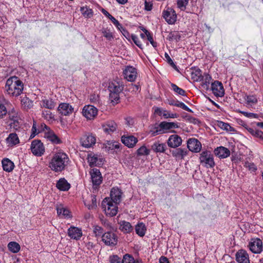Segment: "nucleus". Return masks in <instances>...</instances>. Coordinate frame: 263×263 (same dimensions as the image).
Masks as SVG:
<instances>
[{"label": "nucleus", "mask_w": 263, "mask_h": 263, "mask_svg": "<svg viewBox=\"0 0 263 263\" xmlns=\"http://www.w3.org/2000/svg\"><path fill=\"white\" fill-rule=\"evenodd\" d=\"M163 16L169 24H174L177 20L175 11L172 8H167L163 11Z\"/></svg>", "instance_id": "obj_10"}, {"label": "nucleus", "mask_w": 263, "mask_h": 263, "mask_svg": "<svg viewBox=\"0 0 263 263\" xmlns=\"http://www.w3.org/2000/svg\"><path fill=\"white\" fill-rule=\"evenodd\" d=\"M211 89L213 93L216 97H222L224 94V90L222 84L217 81L212 83Z\"/></svg>", "instance_id": "obj_16"}, {"label": "nucleus", "mask_w": 263, "mask_h": 263, "mask_svg": "<svg viewBox=\"0 0 263 263\" xmlns=\"http://www.w3.org/2000/svg\"><path fill=\"white\" fill-rule=\"evenodd\" d=\"M31 150L32 153L37 156H42L45 152L43 144L40 140H33L32 142Z\"/></svg>", "instance_id": "obj_9"}, {"label": "nucleus", "mask_w": 263, "mask_h": 263, "mask_svg": "<svg viewBox=\"0 0 263 263\" xmlns=\"http://www.w3.org/2000/svg\"><path fill=\"white\" fill-rule=\"evenodd\" d=\"M122 263H142V262L135 260L132 255L126 254L123 256Z\"/></svg>", "instance_id": "obj_42"}, {"label": "nucleus", "mask_w": 263, "mask_h": 263, "mask_svg": "<svg viewBox=\"0 0 263 263\" xmlns=\"http://www.w3.org/2000/svg\"><path fill=\"white\" fill-rule=\"evenodd\" d=\"M131 38H132V40L133 41V42H134V43L139 48H140L141 49H143V45H142V43H141V42L140 41L137 35H136L135 34H132Z\"/></svg>", "instance_id": "obj_57"}, {"label": "nucleus", "mask_w": 263, "mask_h": 263, "mask_svg": "<svg viewBox=\"0 0 263 263\" xmlns=\"http://www.w3.org/2000/svg\"><path fill=\"white\" fill-rule=\"evenodd\" d=\"M122 142L128 147H133L138 142L137 138L134 136H125L121 137Z\"/></svg>", "instance_id": "obj_24"}, {"label": "nucleus", "mask_w": 263, "mask_h": 263, "mask_svg": "<svg viewBox=\"0 0 263 263\" xmlns=\"http://www.w3.org/2000/svg\"><path fill=\"white\" fill-rule=\"evenodd\" d=\"M188 151L186 149L181 148H177L172 151L173 156L179 159H183L187 155Z\"/></svg>", "instance_id": "obj_27"}, {"label": "nucleus", "mask_w": 263, "mask_h": 263, "mask_svg": "<svg viewBox=\"0 0 263 263\" xmlns=\"http://www.w3.org/2000/svg\"><path fill=\"white\" fill-rule=\"evenodd\" d=\"M108 89L110 92L120 93L123 89V86L119 82L114 81L109 83Z\"/></svg>", "instance_id": "obj_25"}, {"label": "nucleus", "mask_w": 263, "mask_h": 263, "mask_svg": "<svg viewBox=\"0 0 263 263\" xmlns=\"http://www.w3.org/2000/svg\"><path fill=\"white\" fill-rule=\"evenodd\" d=\"M57 211L58 215L62 217L70 218V212L69 211L64 208L63 205H59L57 207Z\"/></svg>", "instance_id": "obj_32"}, {"label": "nucleus", "mask_w": 263, "mask_h": 263, "mask_svg": "<svg viewBox=\"0 0 263 263\" xmlns=\"http://www.w3.org/2000/svg\"><path fill=\"white\" fill-rule=\"evenodd\" d=\"M122 192L120 189L118 187H113L110 193V199L114 202L120 203L121 201Z\"/></svg>", "instance_id": "obj_19"}, {"label": "nucleus", "mask_w": 263, "mask_h": 263, "mask_svg": "<svg viewBox=\"0 0 263 263\" xmlns=\"http://www.w3.org/2000/svg\"><path fill=\"white\" fill-rule=\"evenodd\" d=\"M9 250L13 253H17L20 250V246L16 242L12 241L8 243Z\"/></svg>", "instance_id": "obj_43"}, {"label": "nucleus", "mask_w": 263, "mask_h": 263, "mask_svg": "<svg viewBox=\"0 0 263 263\" xmlns=\"http://www.w3.org/2000/svg\"><path fill=\"white\" fill-rule=\"evenodd\" d=\"M152 149L156 153H164L166 148L165 143H161L159 142H155L151 146Z\"/></svg>", "instance_id": "obj_30"}, {"label": "nucleus", "mask_w": 263, "mask_h": 263, "mask_svg": "<svg viewBox=\"0 0 263 263\" xmlns=\"http://www.w3.org/2000/svg\"><path fill=\"white\" fill-rule=\"evenodd\" d=\"M23 82L16 77L9 78L6 81L5 89L10 96L17 97L23 90Z\"/></svg>", "instance_id": "obj_1"}, {"label": "nucleus", "mask_w": 263, "mask_h": 263, "mask_svg": "<svg viewBox=\"0 0 263 263\" xmlns=\"http://www.w3.org/2000/svg\"><path fill=\"white\" fill-rule=\"evenodd\" d=\"M217 125L221 129L227 131L232 132L234 130L233 128L231 127L229 124L222 121H218Z\"/></svg>", "instance_id": "obj_48"}, {"label": "nucleus", "mask_w": 263, "mask_h": 263, "mask_svg": "<svg viewBox=\"0 0 263 263\" xmlns=\"http://www.w3.org/2000/svg\"><path fill=\"white\" fill-rule=\"evenodd\" d=\"M189 0H177V7L181 11H184L186 9V6L189 3Z\"/></svg>", "instance_id": "obj_49"}, {"label": "nucleus", "mask_w": 263, "mask_h": 263, "mask_svg": "<svg viewBox=\"0 0 263 263\" xmlns=\"http://www.w3.org/2000/svg\"><path fill=\"white\" fill-rule=\"evenodd\" d=\"M102 32L103 36L108 40L111 41L114 39V35L109 30L104 29L102 30Z\"/></svg>", "instance_id": "obj_53"}, {"label": "nucleus", "mask_w": 263, "mask_h": 263, "mask_svg": "<svg viewBox=\"0 0 263 263\" xmlns=\"http://www.w3.org/2000/svg\"><path fill=\"white\" fill-rule=\"evenodd\" d=\"M41 129H37L36 128V123L35 121H33V125L31 129V134L30 135V138H33L35 137L36 135L43 130L44 127H42V125L41 126Z\"/></svg>", "instance_id": "obj_47"}, {"label": "nucleus", "mask_w": 263, "mask_h": 263, "mask_svg": "<svg viewBox=\"0 0 263 263\" xmlns=\"http://www.w3.org/2000/svg\"><path fill=\"white\" fill-rule=\"evenodd\" d=\"M214 154L220 159L226 158L230 156V151L224 147L219 146L216 148L214 151Z\"/></svg>", "instance_id": "obj_18"}, {"label": "nucleus", "mask_w": 263, "mask_h": 263, "mask_svg": "<svg viewBox=\"0 0 263 263\" xmlns=\"http://www.w3.org/2000/svg\"><path fill=\"white\" fill-rule=\"evenodd\" d=\"M42 117L47 121H51L53 120L54 116L49 110H44L42 112Z\"/></svg>", "instance_id": "obj_51"}, {"label": "nucleus", "mask_w": 263, "mask_h": 263, "mask_svg": "<svg viewBox=\"0 0 263 263\" xmlns=\"http://www.w3.org/2000/svg\"><path fill=\"white\" fill-rule=\"evenodd\" d=\"M58 110L62 115L69 116L73 112V108L68 103H62L59 105Z\"/></svg>", "instance_id": "obj_17"}, {"label": "nucleus", "mask_w": 263, "mask_h": 263, "mask_svg": "<svg viewBox=\"0 0 263 263\" xmlns=\"http://www.w3.org/2000/svg\"><path fill=\"white\" fill-rule=\"evenodd\" d=\"M119 203L114 202L110 199V198L107 197L103 200L102 202V208L104 209V210L107 215L112 217L117 214L118 211V207L117 205Z\"/></svg>", "instance_id": "obj_3"}, {"label": "nucleus", "mask_w": 263, "mask_h": 263, "mask_svg": "<svg viewBox=\"0 0 263 263\" xmlns=\"http://www.w3.org/2000/svg\"><path fill=\"white\" fill-rule=\"evenodd\" d=\"M7 113V109L5 105L0 103V119L4 118Z\"/></svg>", "instance_id": "obj_55"}, {"label": "nucleus", "mask_w": 263, "mask_h": 263, "mask_svg": "<svg viewBox=\"0 0 263 263\" xmlns=\"http://www.w3.org/2000/svg\"><path fill=\"white\" fill-rule=\"evenodd\" d=\"M137 154L140 156L148 155L149 154V150L145 146H142L137 150Z\"/></svg>", "instance_id": "obj_54"}, {"label": "nucleus", "mask_w": 263, "mask_h": 263, "mask_svg": "<svg viewBox=\"0 0 263 263\" xmlns=\"http://www.w3.org/2000/svg\"><path fill=\"white\" fill-rule=\"evenodd\" d=\"M81 12L83 16L87 18H90L93 15L92 10L87 6L82 7Z\"/></svg>", "instance_id": "obj_44"}, {"label": "nucleus", "mask_w": 263, "mask_h": 263, "mask_svg": "<svg viewBox=\"0 0 263 263\" xmlns=\"http://www.w3.org/2000/svg\"><path fill=\"white\" fill-rule=\"evenodd\" d=\"M93 232L96 237L102 236L104 234V230L99 226H95L93 227Z\"/></svg>", "instance_id": "obj_50"}, {"label": "nucleus", "mask_w": 263, "mask_h": 263, "mask_svg": "<svg viewBox=\"0 0 263 263\" xmlns=\"http://www.w3.org/2000/svg\"><path fill=\"white\" fill-rule=\"evenodd\" d=\"M81 142L83 146L89 148L96 143V138L92 134H86L81 138Z\"/></svg>", "instance_id": "obj_14"}, {"label": "nucleus", "mask_w": 263, "mask_h": 263, "mask_svg": "<svg viewBox=\"0 0 263 263\" xmlns=\"http://www.w3.org/2000/svg\"><path fill=\"white\" fill-rule=\"evenodd\" d=\"M173 90L177 93L178 94L184 96H185V91L181 88H179L176 84H171Z\"/></svg>", "instance_id": "obj_52"}, {"label": "nucleus", "mask_w": 263, "mask_h": 263, "mask_svg": "<svg viewBox=\"0 0 263 263\" xmlns=\"http://www.w3.org/2000/svg\"><path fill=\"white\" fill-rule=\"evenodd\" d=\"M175 106L179 107L181 108L182 109L189 111V112H192V110L190 109L183 102H179L177 101V104H175Z\"/></svg>", "instance_id": "obj_59"}, {"label": "nucleus", "mask_w": 263, "mask_h": 263, "mask_svg": "<svg viewBox=\"0 0 263 263\" xmlns=\"http://www.w3.org/2000/svg\"><path fill=\"white\" fill-rule=\"evenodd\" d=\"M9 115L10 120L13 121L9 124L10 128L14 130H17L20 127V124L19 122L15 119L16 117H15L14 115L11 116L9 113Z\"/></svg>", "instance_id": "obj_39"}, {"label": "nucleus", "mask_w": 263, "mask_h": 263, "mask_svg": "<svg viewBox=\"0 0 263 263\" xmlns=\"http://www.w3.org/2000/svg\"><path fill=\"white\" fill-rule=\"evenodd\" d=\"M244 166L248 168L252 172H255L257 170V167L253 163H250L248 161L245 162Z\"/></svg>", "instance_id": "obj_56"}, {"label": "nucleus", "mask_w": 263, "mask_h": 263, "mask_svg": "<svg viewBox=\"0 0 263 263\" xmlns=\"http://www.w3.org/2000/svg\"><path fill=\"white\" fill-rule=\"evenodd\" d=\"M162 116L165 118H176L178 117V115L177 114H171L166 111V110H163V113Z\"/></svg>", "instance_id": "obj_60"}, {"label": "nucleus", "mask_w": 263, "mask_h": 263, "mask_svg": "<svg viewBox=\"0 0 263 263\" xmlns=\"http://www.w3.org/2000/svg\"><path fill=\"white\" fill-rule=\"evenodd\" d=\"M109 261L110 263H120L121 259L117 255H112L109 257Z\"/></svg>", "instance_id": "obj_63"}, {"label": "nucleus", "mask_w": 263, "mask_h": 263, "mask_svg": "<svg viewBox=\"0 0 263 263\" xmlns=\"http://www.w3.org/2000/svg\"><path fill=\"white\" fill-rule=\"evenodd\" d=\"M102 12L106 16H107L112 22V23L117 27V28H122V25L119 23L118 21L111 14H110L106 10L103 9Z\"/></svg>", "instance_id": "obj_41"}, {"label": "nucleus", "mask_w": 263, "mask_h": 263, "mask_svg": "<svg viewBox=\"0 0 263 263\" xmlns=\"http://www.w3.org/2000/svg\"><path fill=\"white\" fill-rule=\"evenodd\" d=\"M181 138L177 135H172L170 136L167 140V145L169 147L176 148L179 146L182 143Z\"/></svg>", "instance_id": "obj_20"}, {"label": "nucleus", "mask_w": 263, "mask_h": 263, "mask_svg": "<svg viewBox=\"0 0 263 263\" xmlns=\"http://www.w3.org/2000/svg\"><path fill=\"white\" fill-rule=\"evenodd\" d=\"M89 173L93 185L99 186L102 182V177L100 171L97 168H93Z\"/></svg>", "instance_id": "obj_15"}, {"label": "nucleus", "mask_w": 263, "mask_h": 263, "mask_svg": "<svg viewBox=\"0 0 263 263\" xmlns=\"http://www.w3.org/2000/svg\"><path fill=\"white\" fill-rule=\"evenodd\" d=\"M102 240L107 246H115L117 243L118 237L115 233L108 232L102 235Z\"/></svg>", "instance_id": "obj_5"}, {"label": "nucleus", "mask_w": 263, "mask_h": 263, "mask_svg": "<svg viewBox=\"0 0 263 263\" xmlns=\"http://www.w3.org/2000/svg\"><path fill=\"white\" fill-rule=\"evenodd\" d=\"M161 128H163L164 133H166L168 131L173 128H177L179 127L178 123L175 122H167L163 121L161 123Z\"/></svg>", "instance_id": "obj_29"}, {"label": "nucleus", "mask_w": 263, "mask_h": 263, "mask_svg": "<svg viewBox=\"0 0 263 263\" xmlns=\"http://www.w3.org/2000/svg\"><path fill=\"white\" fill-rule=\"evenodd\" d=\"M124 78L130 82H134L136 80L137 72L136 68L132 66H127L123 71Z\"/></svg>", "instance_id": "obj_13"}, {"label": "nucleus", "mask_w": 263, "mask_h": 263, "mask_svg": "<svg viewBox=\"0 0 263 263\" xmlns=\"http://www.w3.org/2000/svg\"><path fill=\"white\" fill-rule=\"evenodd\" d=\"M136 233L140 236L142 237L145 234L146 228L143 223H138L135 227Z\"/></svg>", "instance_id": "obj_40"}, {"label": "nucleus", "mask_w": 263, "mask_h": 263, "mask_svg": "<svg viewBox=\"0 0 263 263\" xmlns=\"http://www.w3.org/2000/svg\"><path fill=\"white\" fill-rule=\"evenodd\" d=\"M203 77V80L202 81H204V85L208 86L210 83L211 80V77L210 75L207 73H204Z\"/></svg>", "instance_id": "obj_62"}, {"label": "nucleus", "mask_w": 263, "mask_h": 263, "mask_svg": "<svg viewBox=\"0 0 263 263\" xmlns=\"http://www.w3.org/2000/svg\"><path fill=\"white\" fill-rule=\"evenodd\" d=\"M109 100L113 105L118 104L120 100V93L110 92Z\"/></svg>", "instance_id": "obj_45"}, {"label": "nucleus", "mask_w": 263, "mask_h": 263, "mask_svg": "<svg viewBox=\"0 0 263 263\" xmlns=\"http://www.w3.org/2000/svg\"><path fill=\"white\" fill-rule=\"evenodd\" d=\"M7 143L12 145H14L20 142L17 135L15 133L9 134L6 139Z\"/></svg>", "instance_id": "obj_36"}, {"label": "nucleus", "mask_w": 263, "mask_h": 263, "mask_svg": "<svg viewBox=\"0 0 263 263\" xmlns=\"http://www.w3.org/2000/svg\"><path fill=\"white\" fill-rule=\"evenodd\" d=\"M68 235L71 239L79 240L82 236V231L78 228L70 227L68 230Z\"/></svg>", "instance_id": "obj_22"}, {"label": "nucleus", "mask_w": 263, "mask_h": 263, "mask_svg": "<svg viewBox=\"0 0 263 263\" xmlns=\"http://www.w3.org/2000/svg\"><path fill=\"white\" fill-rule=\"evenodd\" d=\"M167 39L169 41L176 40L178 41L180 39V36L177 33H170L168 35Z\"/></svg>", "instance_id": "obj_61"}, {"label": "nucleus", "mask_w": 263, "mask_h": 263, "mask_svg": "<svg viewBox=\"0 0 263 263\" xmlns=\"http://www.w3.org/2000/svg\"><path fill=\"white\" fill-rule=\"evenodd\" d=\"M241 114H243L245 116L248 118H257L258 117V115L256 114L248 112L245 111H242Z\"/></svg>", "instance_id": "obj_64"}, {"label": "nucleus", "mask_w": 263, "mask_h": 263, "mask_svg": "<svg viewBox=\"0 0 263 263\" xmlns=\"http://www.w3.org/2000/svg\"><path fill=\"white\" fill-rule=\"evenodd\" d=\"M84 203L89 210L96 209L97 206L96 196L95 195H91L90 201H85Z\"/></svg>", "instance_id": "obj_37"}, {"label": "nucleus", "mask_w": 263, "mask_h": 263, "mask_svg": "<svg viewBox=\"0 0 263 263\" xmlns=\"http://www.w3.org/2000/svg\"><path fill=\"white\" fill-rule=\"evenodd\" d=\"M68 161L69 158L66 154L59 152L53 156L49 163V167L55 172H61L64 170Z\"/></svg>", "instance_id": "obj_2"}, {"label": "nucleus", "mask_w": 263, "mask_h": 263, "mask_svg": "<svg viewBox=\"0 0 263 263\" xmlns=\"http://www.w3.org/2000/svg\"><path fill=\"white\" fill-rule=\"evenodd\" d=\"M22 106L24 109L28 110L32 107L33 102L28 97H24L21 100Z\"/></svg>", "instance_id": "obj_38"}, {"label": "nucleus", "mask_w": 263, "mask_h": 263, "mask_svg": "<svg viewBox=\"0 0 263 263\" xmlns=\"http://www.w3.org/2000/svg\"><path fill=\"white\" fill-rule=\"evenodd\" d=\"M42 127H44L43 131L46 132V138L54 144H59L61 143V140L54 133V132L51 130L46 124H42Z\"/></svg>", "instance_id": "obj_12"}, {"label": "nucleus", "mask_w": 263, "mask_h": 263, "mask_svg": "<svg viewBox=\"0 0 263 263\" xmlns=\"http://www.w3.org/2000/svg\"><path fill=\"white\" fill-rule=\"evenodd\" d=\"M246 128L253 136L263 140V132L262 131L249 126L246 127Z\"/></svg>", "instance_id": "obj_35"}, {"label": "nucleus", "mask_w": 263, "mask_h": 263, "mask_svg": "<svg viewBox=\"0 0 263 263\" xmlns=\"http://www.w3.org/2000/svg\"><path fill=\"white\" fill-rule=\"evenodd\" d=\"M2 163L3 168L6 172H10L14 168V164L13 162L8 158L4 159L2 161Z\"/></svg>", "instance_id": "obj_28"}, {"label": "nucleus", "mask_w": 263, "mask_h": 263, "mask_svg": "<svg viewBox=\"0 0 263 263\" xmlns=\"http://www.w3.org/2000/svg\"><path fill=\"white\" fill-rule=\"evenodd\" d=\"M248 247L250 251L255 254H258L262 251V242L259 238L251 239Z\"/></svg>", "instance_id": "obj_7"}, {"label": "nucleus", "mask_w": 263, "mask_h": 263, "mask_svg": "<svg viewBox=\"0 0 263 263\" xmlns=\"http://www.w3.org/2000/svg\"><path fill=\"white\" fill-rule=\"evenodd\" d=\"M192 79L194 81H201L203 80L202 71L199 68H195L191 73Z\"/></svg>", "instance_id": "obj_33"}, {"label": "nucleus", "mask_w": 263, "mask_h": 263, "mask_svg": "<svg viewBox=\"0 0 263 263\" xmlns=\"http://www.w3.org/2000/svg\"><path fill=\"white\" fill-rule=\"evenodd\" d=\"M245 100L248 104H254L257 102V99L254 96H247Z\"/></svg>", "instance_id": "obj_58"}, {"label": "nucleus", "mask_w": 263, "mask_h": 263, "mask_svg": "<svg viewBox=\"0 0 263 263\" xmlns=\"http://www.w3.org/2000/svg\"><path fill=\"white\" fill-rule=\"evenodd\" d=\"M236 260L238 263H250L249 255L245 250H239L236 253Z\"/></svg>", "instance_id": "obj_21"}, {"label": "nucleus", "mask_w": 263, "mask_h": 263, "mask_svg": "<svg viewBox=\"0 0 263 263\" xmlns=\"http://www.w3.org/2000/svg\"><path fill=\"white\" fill-rule=\"evenodd\" d=\"M83 115L88 120H92L98 114L97 108L93 105H85L82 110Z\"/></svg>", "instance_id": "obj_8"}, {"label": "nucleus", "mask_w": 263, "mask_h": 263, "mask_svg": "<svg viewBox=\"0 0 263 263\" xmlns=\"http://www.w3.org/2000/svg\"><path fill=\"white\" fill-rule=\"evenodd\" d=\"M41 106L42 107H45L49 109H53L56 103L53 101L52 99H43L41 101Z\"/></svg>", "instance_id": "obj_34"}, {"label": "nucleus", "mask_w": 263, "mask_h": 263, "mask_svg": "<svg viewBox=\"0 0 263 263\" xmlns=\"http://www.w3.org/2000/svg\"><path fill=\"white\" fill-rule=\"evenodd\" d=\"M120 224L119 229L124 233H129L133 230V228L129 222L121 221Z\"/></svg>", "instance_id": "obj_31"}, {"label": "nucleus", "mask_w": 263, "mask_h": 263, "mask_svg": "<svg viewBox=\"0 0 263 263\" xmlns=\"http://www.w3.org/2000/svg\"><path fill=\"white\" fill-rule=\"evenodd\" d=\"M187 146L189 149L194 153L199 152L202 148L201 142L195 138H190L187 140Z\"/></svg>", "instance_id": "obj_11"}, {"label": "nucleus", "mask_w": 263, "mask_h": 263, "mask_svg": "<svg viewBox=\"0 0 263 263\" xmlns=\"http://www.w3.org/2000/svg\"><path fill=\"white\" fill-rule=\"evenodd\" d=\"M199 159L200 164L206 168H213L215 165L213 155L210 151H203Z\"/></svg>", "instance_id": "obj_4"}, {"label": "nucleus", "mask_w": 263, "mask_h": 263, "mask_svg": "<svg viewBox=\"0 0 263 263\" xmlns=\"http://www.w3.org/2000/svg\"><path fill=\"white\" fill-rule=\"evenodd\" d=\"M150 133L153 136L165 133L163 129L161 128V123L157 126L155 127L153 129H151Z\"/></svg>", "instance_id": "obj_46"}, {"label": "nucleus", "mask_w": 263, "mask_h": 263, "mask_svg": "<svg viewBox=\"0 0 263 263\" xmlns=\"http://www.w3.org/2000/svg\"><path fill=\"white\" fill-rule=\"evenodd\" d=\"M87 161L90 167L100 166L103 164L104 159L101 156L92 153L87 155Z\"/></svg>", "instance_id": "obj_6"}, {"label": "nucleus", "mask_w": 263, "mask_h": 263, "mask_svg": "<svg viewBox=\"0 0 263 263\" xmlns=\"http://www.w3.org/2000/svg\"><path fill=\"white\" fill-rule=\"evenodd\" d=\"M102 126L103 131L108 134L114 132L117 128V125L114 121H108L102 124Z\"/></svg>", "instance_id": "obj_23"}, {"label": "nucleus", "mask_w": 263, "mask_h": 263, "mask_svg": "<svg viewBox=\"0 0 263 263\" xmlns=\"http://www.w3.org/2000/svg\"><path fill=\"white\" fill-rule=\"evenodd\" d=\"M56 186L61 191H66L70 189V185L65 178H61L57 182Z\"/></svg>", "instance_id": "obj_26"}]
</instances>
